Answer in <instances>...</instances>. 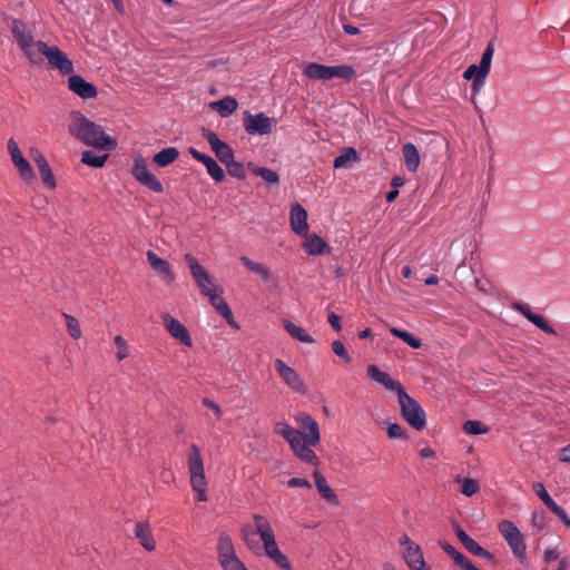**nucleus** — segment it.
I'll use <instances>...</instances> for the list:
<instances>
[{
	"instance_id": "f257e3e1",
	"label": "nucleus",
	"mask_w": 570,
	"mask_h": 570,
	"mask_svg": "<svg viewBox=\"0 0 570 570\" xmlns=\"http://www.w3.org/2000/svg\"><path fill=\"white\" fill-rule=\"evenodd\" d=\"M293 417L298 429H294L286 422H277L274 425V432L287 441L296 458L307 464L318 466L320 459L313 450L321 442L317 421L306 412H297Z\"/></svg>"
},
{
	"instance_id": "f03ea898",
	"label": "nucleus",
	"mask_w": 570,
	"mask_h": 570,
	"mask_svg": "<svg viewBox=\"0 0 570 570\" xmlns=\"http://www.w3.org/2000/svg\"><path fill=\"white\" fill-rule=\"evenodd\" d=\"M13 38L32 65L48 63L57 69L61 75L66 76L73 72V63L68 56L57 46H49L45 41L36 40L32 30L19 19H13L11 23Z\"/></svg>"
},
{
	"instance_id": "7ed1b4c3",
	"label": "nucleus",
	"mask_w": 570,
	"mask_h": 570,
	"mask_svg": "<svg viewBox=\"0 0 570 570\" xmlns=\"http://www.w3.org/2000/svg\"><path fill=\"white\" fill-rule=\"evenodd\" d=\"M253 520L254 529L249 525L242 529L243 539L248 549L254 550L257 547L258 542L254 537L258 534L263 542L265 554L282 570H292L287 557L278 549L269 521L261 514H254Z\"/></svg>"
},
{
	"instance_id": "20e7f679",
	"label": "nucleus",
	"mask_w": 570,
	"mask_h": 570,
	"mask_svg": "<svg viewBox=\"0 0 570 570\" xmlns=\"http://www.w3.org/2000/svg\"><path fill=\"white\" fill-rule=\"evenodd\" d=\"M68 129L72 137L87 146L100 150H112L117 147V141L107 136L101 126L89 120L80 111H72L70 114Z\"/></svg>"
},
{
	"instance_id": "39448f33",
	"label": "nucleus",
	"mask_w": 570,
	"mask_h": 570,
	"mask_svg": "<svg viewBox=\"0 0 570 570\" xmlns=\"http://www.w3.org/2000/svg\"><path fill=\"white\" fill-rule=\"evenodd\" d=\"M187 463L190 474V485L197 493V501H207V481L205 478L203 458L199 448L194 443L189 448Z\"/></svg>"
},
{
	"instance_id": "423d86ee",
	"label": "nucleus",
	"mask_w": 570,
	"mask_h": 570,
	"mask_svg": "<svg viewBox=\"0 0 570 570\" xmlns=\"http://www.w3.org/2000/svg\"><path fill=\"white\" fill-rule=\"evenodd\" d=\"M217 560L223 570H248L237 557L232 537L222 532L217 541Z\"/></svg>"
},
{
	"instance_id": "0eeeda50",
	"label": "nucleus",
	"mask_w": 570,
	"mask_h": 570,
	"mask_svg": "<svg viewBox=\"0 0 570 570\" xmlns=\"http://www.w3.org/2000/svg\"><path fill=\"white\" fill-rule=\"evenodd\" d=\"M493 52L494 47L492 43H489L482 53L480 63L469 66L463 72L464 79L472 80V90L474 94H478L485 82L490 72Z\"/></svg>"
},
{
	"instance_id": "6e6552de",
	"label": "nucleus",
	"mask_w": 570,
	"mask_h": 570,
	"mask_svg": "<svg viewBox=\"0 0 570 570\" xmlns=\"http://www.w3.org/2000/svg\"><path fill=\"white\" fill-rule=\"evenodd\" d=\"M403 419L415 430L421 431L426 425V415L422 406L411 397L405 390L397 395Z\"/></svg>"
},
{
	"instance_id": "1a4fd4ad",
	"label": "nucleus",
	"mask_w": 570,
	"mask_h": 570,
	"mask_svg": "<svg viewBox=\"0 0 570 570\" xmlns=\"http://www.w3.org/2000/svg\"><path fill=\"white\" fill-rule=\"evenodd\" d=\"M498 529L510 547L513 556L523 563L527 560V546L521 531L509 520H502L498 524Z\"/></svg>"
},
{
	"instance_id": "9d476101",
	"label": "nucleus",
	"mask_w": 570,
	"mask_h": 570,
	"mask_svg": "<svg viewBox=\"0 0 570 570\" xmlns=\"http://www.w3.org/2000/svg\"><path fill=\"white\" fill-rule=\"evenodd\" d=\"M184 259L188 265L194 282L204 296L216 292V289L220 287L218 284H216L214 277L198 263V261L191 254H185Z\"/></svg>"
},
{
	"instance_id": "9b49d317",
	"label": "nucleus",
	"mask_w": 570,
	"mask_h": 570,
	"mask_svg": "<svg viewBox=\"0 0 570 570\" xmlns=\"http://www.w3.org/2000/svg\"><path fill=\"white\" fill-rule=\"evenodd\" d=\"M132 176L142 186L155 193H163L164 186L160 180L148 169L145 158L141 155L134 157L131 169Z\"/></svg>"
},
{
	"instance_id": "f8f14e48",
	"label": "nucleus",
	"mask_w": 570,
	"mask_h": 570,
	"mask_svg": "<svg viewBox=\"0 0 570 570\" xmlns=\"http://www.w3.org/2000/svg\"><path fill=\"white\" fill-rule=\"evenodd\" d=\"M277 120L266 116L264 112L252 115L244 112L243 125L245 131L249 135H269L276 126Z\"/></svg>"
},
{
	"instance_id": "ddd939ff",
	"label": "nucleus",
	"mask_w": 570,
	"mask_h": 570,
	"mask_svg": "<svg viewBox=\"0 0 570 570\" xmlns=\"http://www.w3.org/2000/svg\"><path fill=\"white\" fill-rule=\"evenodd\" d=\"M274 367L277 374L282 377L285 384L296 393L304 394L306 386L303 379L296 372L295 368L288 366L283 360L276 358L274 361Z\"/></svg>"
},
{
	"instance_id": "4468645a",
	"label": "nucleus",
	"mask_w": 570,
	"mask_h": 570,
	"mask_svg": "<svg viewBox=\"0 0 570 570\" xmlns=\"http://www.w3.org/2000/svg\"><path fill=\"white\" fill-rule=\"evenodd\" d=\"M163 326L170 334L171 337L177 340L179 343L187 347L193 346V340L187 327L177 318L171 316L169 313H163L160 315Z\"/></svg>"
},
{
	"instance_id": "2eb2a0df",
	"label": "nucleus",
	"mask_w": 570,
	"mask_h": 570,
	"mask_svg": "<svg viewBox=\"0 0 570 570\" xmlns=\"http://www.w3.org/2000/svg\"><path fill=\"white\" fill-rule=\"evenodd\" d=\"M202 136L207 140L212 150L215 153L220 163L226 164L227 161H232V159L235 158L232 147L225 141L220 140L213 130L203 129Z\"/></svg>"
},
{
	"instance_id": "dca6fc26",
	"label": "nucleus",
	"mask_w": 570,
	"mask_h": 570,
	"mask_svg": "<svg viewBox=\"0 0 570 570\" xmlns=\"http://www.w3.org/2000/svg\"><path fill=\"white\" fill-rule=\"evenodd\" d=\"M453 531L455 532L459 541L462 546L473 556L480 557L487 561L493 560V554L481 547L473 538H471L458 523L453 524Z\"/></svg>"
},
{
	"instance_id": "f3484780",
	"label": "nucleus",
	"mask_w": 570,
	"mask_h": 570,
	"mask_svg": "<svg viewBox=\"0 0 570 570\" xmlns=\"http://www.w3.org/2000/svg\"><path fill=\"white\" fill-rule=\"evenodd\" d=\"M224 289L219 287L216 292L209 293L206 297L210 302L212 306L216 312L222 315L230 327L239 330V324L235 321V317L229 308V305L223 298Z\"/></svg>"
},
{
	"instance_id": "a211bd4d",
	"label": "nucleus",
	"mask_w": 570,
	"mask_h": 570,
	"mask_svg": "<svg viewBox=\"0 0 570 570\" xmlns=\"http://www.w3.org/2000/svg\"><path fill=\"white\" fill-rule=\"evenodd\" d=\"M68 88L81 99H92L98 95L96 86L88 82L79 75L69 73Z\"/></svg>"
},
{
	"instance_id": "6ab92c4d",
	"label": "nucleus",
	"mask_w": 570,
	"mask_h": 570,
	"mask_svg": "<svg viewBox=\"0 0 570 570\" xmlns=\"http://www.w3.org/2000/svg\"><path fill=\"white\" fill-rule=\"evenodd\" d=\"M402 558L409 570H432L430 564L425 561L423 550L419 544L415 547L410 546L409 549H404Z\"/></svg>"
},
{
	"instance_id": "aec40b11",
	"label": "nucleus",
	"mask_w": 570,
	"mask_h": 570,
	"mask_svg": "<svg viewBox=\"0 0 570 570\" xmlns=\"http://www.w3.org/2000/svg\"><path fill=\"white\" fill-rule=\"evenodd\" d=\"M189 154L191 155V157L194 159H196L197 161H200L205 165L208 175L215 181L220 183L224 180V178H225L224 169L217 164V161L213 157L205 155L193 147L189 148Z\"/></svg>"
},
{
	"instance_id": "412c9836",
	"label": "nucleus",
	"mask_w": 570,
	"mask_h": 570,
	"mask_svg": "<svg viewBox=\"0 0 570 570\" xmlns=\"http://www.w3.org/2000/svg\"><path fill=\"white\" fill-rule=\"evenodd\" d=\"M367 375L375 382L382 384L386 390L395 392L396 395L404 391V387L400 384V382L393 380L389 373L383 372L379 368V366L374 364H370L367 366Z\"/></svg>"
},
{
	"instance_id": "4be33fe9",
	"label": "nucleus",
	"mask_w": 570,
	"mask_h": 570,
	"mask_svg": "<svg viewBox=\"0 0 570 570\" xmlns=\"http://www.w3.org/2000/svg\"><path fill=\"white\" fill-rule=\"evenodd\" d=\"M147 261L155 273H157L164 281L171 283L175 281V274L171 269L170 264L160 258L155 252L148 250L146 253Z\"/></svg>"
},
{
	"instance_id": "5701e85b",
	"label": "nucleus",
	"mask_w": 570,
	"mask_h": 570,
	"mask_svg": "<svg viewBox=\"0 0 570 570\" xmlns=\"http://www.w3.org/2000/svg\"><path fill=\"white\" fill-rule=\"evenodd\" d=\"M289 220L292 229L297 235H306L308 230L307 212L301 204L295 203L291 206Z\"/></svg>"
},
{
	"instance_id": "b1692460",
	"label": "nucleus",
	"mask_w": 570,
	"mask_h": 570,
	"mask_svg": "<svg viewBox=\"0 0 570 570\" xmlns=\"http://www.w3.org/2000/svg\"><path fill=\"white\" fill-rule=\"evenodd\" d=\"M513 309L519 312L521 315H523L529 322L534 324L541 331H543L548 334H551V335L557 334L554 328L544 320V317L539 314L533 313L528 305L521 304V303H515L513 305Z\"/></svg>"
},
{
	"instance_id": "393cba45",
	"label": "nucleus",
	"mask_w": 570,
	"mask_h": 570,
	"mask_svg": "<svg viewBox=\"0 0 570 570\" xmlns=\"http://www.w3.org/2000/svg\"><path fill=\"white\" fill-rule=\"evenodd\" d=\"M439 547L453 560V563L461 570H481L462 552L456 550L452 544L446 541H439Z\"/></svg>"
},
{
	"instance_id": "a878e982",
	"label": "nucleus",
	"mask_w": 570,
	"mask_h": 570,
	"mask_svg": "<svg viewBox=\"0 0 570 570\" xmlns=\"http://www.w3.org/2000/svg\"><path fill=\"white\" fill-rule=\"evenodd\" d=\"M134 534L145 550L151 552L156 549V541L148 521L137 522L134 528Z\"/></svg>"
},
{
	"instance_id": "bb28decb",
	"label": "nucleus",
	"mask_w": 570,
	"mask_h": 570,
	"mask_svg": "<svg viewBox=\"0 0 570 570\" xmlns=\"http://www.w3.org/2000/svg\"><path fill=\"white\" fill-rule=\"evenodd\" d=\"M302 73L309 80H330V66L309 62L303 67Z\"/></svg>"
},
{
	"instance_id": "cd10ccee",
	"label": "nucleus",
	"mask_w": 570,
	"mask_h": 570,
	"mask_svg": "<svg viewBox=\"0 0 570 570\" xmlns=\"http://www.w3.org/2000/svg\"><path fill=\"white\" fill-rule=\"evenodd\" d=\"M313 478H314L315 485H316L317 491L321 494V497L324 498L326 501L336 504L337 495L335 494L334 490L327 483L325 476L318 470H315L313 472Z\"/></svg>"
},
{
	"instance_id": "c85d7f7f",
	"label": "nucleus",
	"mask_w": 570,
	"mask_h": 570,
	"mask_svg": "<svg viewBox=\"0 0 570 570\" xmlns=\"http://www.w3.org/2000/svg\"><path fill=\"white\" fill-rule=\"evenodd\" d=\"M402 156L405 166L410 173H415L420 166L419 150L412 142H406L402 146Z\"/></svg>"
},
{
	"instance_id": "c756f323",
	"label": "nucleus",
	"mask_w": 570,
	"mask_h": 570,
	"mask_svg": "<svg viewBox=\"0 0 570 570\" xmlns=\"http://www.w3.org/2000/svg\"><path fill=\"white\" fill-rule=\"evenodd\" d=\"M209 107L217 111L220 117L226 118L237 110L238 102L235 98L227 96L220 100L210 102Z\"/></svg>"
},
{
	"instance_id": "7c9ffc66",
	"label": "nucleus",
	"mask_w": 570,
	"mask_h": 570,
	"mask_svg": "<svg viewBox=\"0 0 570 570\" xmlns=\"http://www.w3.org/2000/svg\"><path fill=\"white\" fill-rule=\"evenodd\" d=\"M283 327L289 334V336L301 343L313 344L314 338L302 327L294 324L289 320H283Z\"/></svg>"
},
{
	"instance_id": "2f4dec72",
	"label": "nucleus",
	"mask_w": 570,
	"mask_h": 570,
	"mask_svg": "<svg viewBox=\"0 0 570 570\" xmlns=\"http://www.w3.org/2000/svg\"><path fill=\"white\" fill-rule=\"evenodd\" d=\"M303 248L309 255H320L328 249V246L321 236L313 234L306 238Z\"/></svg>"
},
{
	"instance_id": "473e14b6",
	"label": "nucleus",
	"mask_w": 570,
	"mask_h": 570,
	"mask_svg": "<svg viewBox=\"0 0 570 570\" xmlns=\"http://www.w3.org/2000/svg\"><path fill=\"white\" fill-rule=\"evenodd\" d=\"M179 156V151L175 147H168L153 157V163L158 167H166L173 164Z\"/></svg>"
},
{
	"instance_id": "72a5a7b5",
	"label": "nucleus",
	"mask_w": 570,
	"mask_h": 570,
	"mask_svg": "<svg viewBox=\"0 0 570 570\" xmlns=\"http://www.w3.org/2000/svg\"><path fill=\"white\" fill-rule=\"evenodd\" d=\"M240 261L248 271L257 274L262 279L268 281L271 278V269L264 264L255 262L247 256H242Z\"/></svg>"
},
{
	"instance_id": "f704fd0d",
	"label": "nucleus",
	"mask_w": 570,
	"mask_h": 570,
	"mask_svg": "<svg viewBox=\"0 0 570 570\" xmlns=\"http://www.w3.org/2000/svg\"><path fill=\"white\" fill-rule=\"evenodd\" d=\"M356 76V71L348 65L330 66V80L333 78H340L346 81H351Z\"/></svg>"
},
{
	"instance_id": "c9c22d12",
	"label": "nucleus",
	"mask_w": 570,
	"mask_h": 570,
	"mask_svg": "<svg viewBox=\"0 0 570 570\" xmlns=\"http://www.w3.org/2000/svg\"><path fill=\"white\" fill-rule=\"evenodd\" d=\"M108 159L107 154L98 155L95 151L86 150L81 154V161L94 168H101Z\"/></svg>"
},
{
	"instance_id": "e433bc0d",
	"label": "nucleus",
	"mask_w": 570,
	"mask_h": 570,
	"mask_svg": "<svg viewBox=\"0 0 570 570\" xmlns=\"http://www.w3.org/2000/svg\"><path fill=\"white\" fill-rule=\"evenodd\" d=\"M357 159V151L353 147H347L334 159L333 166L336 169L344 168L347 167L351 161H356Z\"/></svg>"
},
{
	"instance_id": "4c0bfd02",
	"label": "nucleus",
	"mask_w": 570,
	"mask_h": 570,
	"mask_svg": "<svg viewBox=\"0 0 570 570\" xmlns=\"http://www.w3.org/2000/svg\"><path fill=\"white\" fill-rule=\"evenodd\" d=\"M455 481L461 483L460 492L465 497H472L476 494L480 490L479 482L471 478H460L459 475L455 478Z\"/></svg>"
},
{
	"instance_id": "58836bf2",
	"label": "nucleus",
	"mask_w": 570,
	"mask_h": 570,
	"mask_svg": "<svg viewBox=\"0 0 570 570\" xmlns=\"http://www.w3.org/2000/svg\"><path fill=\"white\" fill-rule=\"evenodd\" d=\"M390 333L394 337H397V338L402 340L403 342H405L412 348H420L422 346V342L420 338L414 337L413 335H411L410 333H407L403 330H400L396 327H391Z\"/></svg>"
},
{
	"instance_id": "ea45409f",
	"label": "nucleus",
	"mask_w": 570,
	"mask_h": 570,
	"mask_svg": "<svg viewBox=\"0 0 570 570\" xmlns=\"http://www.w3.org/2000/svg\"><path fill=\"white\" fill-rule=\"evenodd\" d=\"M253 173L268 184L277 185L279 183L278 174L267 167L255 166L253 167Z\"/></svg>"
},
{
	"instance_id": "a19ab883",
	"label": "nucleus",
	"mask_w": 570,
	"mask_h": 570,
	"mask_svg": "<svg viewBox=\"0 0 570 570\" xmlns=\"http://www.w3.org/2000/svg\"><path fill=\"white\" fill-rule=\"evenodd\" d=\"M62 316L66 321V327H67L69 335L73 340H79L82 335V331H81L78 320L75 316L67 314V313H63Z\"/></svg>"
},
{
	"instance_id": "79ce46f5",
	"label": "nucleus",
	"mask_w": 570,
	"mask_h": 570,
	"mask_svg": "<svg viewBox=\"0 0 570 570\" xmlns=\"http://www.w3.org/2000/svg\"><path fill=\"white\" fill-rule=\"evenodd\" d=\"M13 165L16 166L20 177L24 181L29 183L35 179V173L32 170V167L26 158L19 159V161L13 163Z\"/></svg>"
},
{
	"instance_id": "37998d69",
	"label": "nucleus",
	"mask_w": 570,
	"mask_h": 570,
	"mask_svg": "<svg viewBox=\"0 0 570 570\" xmlns=\"http://www.w3.org/2000/svg\"><path fill=\"white\" fill-rule=\"evenodd\" d=\"M463 431L471 435L484 434L488 432V428L484 426L480 421L468 420L463 423Z\"/></svg>"
},
{
	"instance_id": "c03bdc74",
	"label": "nucleus",
	"mask_w": 570,
	"mask_h": 570,
	"mask_svg": "<svg viewBox=\"0 0 570 570\" xmlns=\"http://www.w3.org/2000/svg\"><path fill=\"white\" fill-rule=\"evenodd\" d=\"M532 489L534 493L542 500V502L550 509L552 505H554V500L550 497L548 493L546 487L541 482H534L532 484Z\"/></svg>"
},
{
	"instance_id": "a18cd8bd",
	"label": "nucleus",
	"mask_w": 570,
	"mask_h": 570,
	"mask_svg": "<svg viewBox=\"0 0 570 570\" xmlns=\"http://www.w3.org/2000/svg\"><path fill=\"white\" fill-rule=\"evenodd\" d=\"M226 166L227 173L237 179H244L245 178V168L244 165L239 161H236L235 158L232 159V161H227L224 164Z\"/></svg>"
},
{
	"instance_id": "49530a36",
	"label": "nucleus",
	"mask_w": 570,
	"mask_h": 570,
	"mask_svg": "<svg viewBox=\"0 0 570 570\" xmlns=\"http://www.w3.org/2000/svg\"><path fill=\"white\" fill-rule=\"evenodd\" d=\"M114 342L118 348L117 354H116L117 360L124 361L127 357H129L130 350H129V346H128L126 340L121 335H116L114 338Z\"/></svg>"
},
{
	"instance_id": "de8ad7c7",
	"label": "nucleus",
	"mask_w": 570,
	"mask_h": 570,
	"mask_svg": "<svg viewBox=\"0 0 570 570\" xmlns=\"http://www.w3.org/2000/svg\"><path fill=\"white\" fill-rule=\"evenodd\" d=\"M38 169H39V173H40L43 184L47 187H49L50 189H53L56 187V179H55V176L51 171L49 164H47L45 166L42 165V167H40Z\"/></svg>"
},
{
	"instance_id": "09e8293b",
	"label": "nucleus",
	"mask_w": 570,
	"mask_h": 570,
	"mask_svg": "<svg viewBox=\"0 0 570 570\" xmlns=\"http://www.w3.org/2000/svg\"><path fill=\"white\" fill-rule=\"evenodd\" d=\"M332 350L335 355H337L340 358L344 361V363H350L352 361L351 355L348 354L347 350L345 348L344 344L336 340L332 343Z\"/></svg>"
},
{
	"instance_id": "8fccbe9b",
	"label": "nucleus",
	"mask_w": 570,
	"mask_h": 570,
	"mask_svg": "<svg viewBox=\"0 0 570 570\" xmlns=\"http://www.w3.org/2000/svg\"><path fill=\"white\" fill-rule=\"evenodd\" d=\"M7 147L12 163H17L19 159L24 158L17 141L13 138L8 140Z\"/></svg>"
},
{
	"instance_id": "3c124183",
	"label": "nucleus",
	"mask_w": 570,
	"mask_h": 570,
	"mask_svg": "<svg viewBox=\"0 0 570 570\" xmlns=\"http://www.w3.org/2000/svg\"><path fill=\"white\" fill-rule=\"evenodd\" d=\"M387 436L390 439H406V433L404 429L397 423H389L387 424Z\"/></svg>"
},
{
	"instance_id": "603ef678",
	"label": "nucleus",
	"mask_w": 570,
	"mask_h": 570,
	"mask_svg": "<svg viewBox=\"0 0 570 570\" xmlns=\"http://www.w3.org/2000/svg\"><path fill=\"white\" fill-rule=\"evenodd\" d=\"M202 402H203L204 406H206L207 409L213 411V413L217 420L222 419L223 410L217 402H215L214 400L208 399V397H204Z\"/></svg>"
},
{
	"instance_id": "864d4df0",
	"label": "nucleus",
	"mask_w": 570,
	"mask_h": 570,
	"mask_svg": "<svg viewBox=\"0 0 570 570\" xmlns=\"http://www.w3.org/2000/svg\"><path fill=\"white\" fill-rule=\"evenodd\" d=\"M550 511L553 512L567 527H570V518L562 507L554 503V505L550 508Z\"/></svg>"
},
{
	"instance_id": "5fc2aeb1",
	"label": "nucleus",
	"mask_w": 570,
	"mask_h": 570,
	"mask_svg": "<svg viewBox=\"0 0 570 570\" xmlns=\"http://www.w3.org/2000/svg\"><path fill=\"white\" fill-rule=\"evenodd\" d=\"M30 157L32 160L37 164L38 168L42 167V165H47L48 161L45 158V156L41 154V151L35 147L30 148Z\"/></svg>"
},
{
	"instance_id": "6e6d98bb",
	"label": "nucleus",
	"mask_w": 570,
	"mask_h": 570,
	"mask_svg": "<svg viewBox=\"0 0 570 570\" xmlns=\"http://www.w3.org/2000/svg\"><path fill=\"white\" fill-rule=\"evenodd\" d=\"M287 485L289 488H305L311 489V483L306 479L302 478H292L288 480Z\"/></svg>"
},
{
	"instance_id": "4d7b16f0",
	"label": "nucleus",
	"mask_w": 570,
	"mask_h": 570,
	"mask_svg": "<svg viewBox=\"0 0 570 570\" xmlns=\"http://www.w3.org/2000/svg\"><path fill=\"white\" fill-rule=\"evenodd\" d=\"M327 321L336 332L341 331V317L337 314H335L334 312H330L327 314Z\"/></svg>"
},
{
	"instance_id": "13d9d810",
	"label": "nucleus",
	"mask_w": 570,
	"mask_h": 570,
	"mask_svg": "<svg viewBox=\"0 0 570 570\" xmlns=\"http://www.w3.org/2000/svg\"><path fill=\"white\" fill-rule=\"evenodd\" d=\"M399 544L401 547H403V550L404 549H409L410 546L411 547H415L417 543H415L414 541H412L407 534H402L400 538H399Z\"/></svg>"
},
{
	"instance_id": "bf43d9fd",
	"label": "nucleus",
	"mask_w": 570,
	"mask_h": 570,
	"mask_svg": "<svg viewBox=\"0 0 570 570\" xmlns=\"http://www.w3.org/2000/svg\"><path fill=\"white\" fill-rule=\"evenodd\" d=\"M560 460L562 462L570 463V444L561 450Z\"/></svg>"
},
{
	"instance_id": "052dcab7",
	"label": "nucleus",
	"mask_w": 570,
	"mask_h": 570,
	"mask_svg": "<svg viewBox=\"0 0 570 570\" xmlns=\"http://www.w3.org/2000/svg\"><path fill=\"white\" fill-rule=\"evenodd\" d=\"M343 30L346 35H350V36H355V35L360 33V29L352 24H344Z\"/></svg>"
},
{
	"instance_id": "680f3d73",
	"label": "nucleus",
	"mask_w": 570,
	"mask_h": 570,
	"mask_svg": "<svg viewBox=\"0 0 570 570\" xmlns=\"http://www.w3.org/2000/svg\"><path fill=\"white\" fill-rule=\"evenodd\" d=\"M420 455L424 459L435 458V451L431 448H423L420 451Z\"/></svg>"
},
{
	"instance_id": "e2e57ef3",
	"label": "nucleus",
	"mask_w": 570,
	"mask_h": 570,
	"mask_svg": "<svg viewBox=\"0 0 570 570\" xmlns=\"http://www.w3.org/2000/svg\"><path fill=\"white\" fill-rule=\"evenodd\" d=\"M559 557L558 552L554 549H548L544 551V561H550L557 559Z\"/></svg>"
},
{
	"instance_id": "0e129e2a",
	"label": "nucleus",
	"mask_w": 570,
	"mask_h": 570,
	"mask_svg": "<svg viewBox=\"0 0 570 570\" xmlns=\"http://www.w3.org/2000/svg\"><path fill=\"white\" fill-rule=\"evenodd\" d=\"M399 196V189L394 188L386 194V202L392 203Z\"/></svg>"
},
{
	"instance_id": "69168bd1",
	"label": "nucleus",
	"mask_w": 570,
	"mask_h": 570,
	"mask_svg": "<svg viewBox=\"0 0 570 570\" xmlns=\"http://www.w3.org/2000/svg\"><path fill=\"white\" fill-rule=\"evenodd\" d=\"M392 186L395 187L397 189V187H401L403 186L404 184V179L400 176H395L392 178Z\"/></svg>"
},
{
	"instance_id": "338daca9",
	"label": "nucleus",
	"mask_w": 570,
	"mask_h": 570,
	"mask_svg": "<svg viewBox=\"0 0 570 570\" xmlns=\"http://www.w3.org/2000/svg\"><path fill=\"white\" fill-rule=\"evenodd\" d=\"M373 334L372 330L371 328H364L362 330L360 333H358V337L364 340V338H368L371 337Z\"/></svg>"
},
{
	"instance_id": "774afa93",
	"label": "nucleus",
	"mask_w": 570,
	"mask_h": 570,
	"mask_svg": "<svg viewBox=\"0 0 570 570\" xmlns=\"http://www.w3.org/2000/svg\"><path fill=\"white\" fill-rule=\"evenodd\" d=\"M424 283L426 285H436L439 283V277L435 275H430L428 278H425Z\"/></svg>"
}]
</instances>
